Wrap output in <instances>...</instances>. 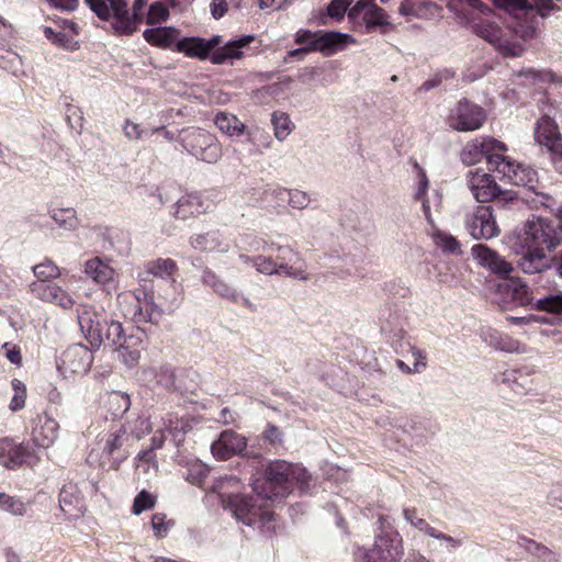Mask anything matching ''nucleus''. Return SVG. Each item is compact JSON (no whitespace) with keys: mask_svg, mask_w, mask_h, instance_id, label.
Segmentation results:
<instances>
[{"mask_svg":"<svg viewBox=\"0 0 562 562\" xmlns=\"http://www.w3.org/2000/svg\"><path fill=\"white\" fill-rule=\"evenodd\" d=\"M560 244L557 227L550 221L532 216L516 232L514 247L521 250L518 261L525 273H540L551 266V251Z\"/></svg>","mask_w":562,"mask_h":562,"instance_id":"1","label":"nucleus"},{"mask_svg":"<svg viewBox=\"0 0 562 562\" xmlns=\"http://www.w3.org/2000/svg\"><path fill=\"white\" fill-rule=\"evenodd\" d=\"M314 486L315 479L301 464L273 460L267 464L265 477L254 482L252 490L263 498L273 501L290 495L295 487L306 494Z\"/></svg>","mask_w":562,"mask_h":562,"instance_id":"2","label":"nucleus"},{"mask_svg":"<svg viewBox=\"0 0 562 562\" xmlns=\"http://www.w3.org/2000/svg\"><path fill=\"white\" fill-rule=\"evenodd\" d=\"M237 484H239V480L236 476L226 475L221 477L212 490L218 494L224 508L228 509L237 520L250 527L262 528L273 519L269 499L258 493H255V496H246L229 494L225 491L226 486Z\"/></svg>","mask_w":562,"mask_h":562,"instance_id":"3","label":"nucleus"},{"mask_svg":"<svg viewBox=\"0 0 562 562\" xmlns=\"http://www.w3.org/2000/svg\"><path fill=\"white\" fill-rule=\"evenodd\" d=\"M472 255L482 267L490 269L503 279L498 283L499 292H504L517 305H531L533 307L537 297L533 296L529 286L519 278H508V274L513 271L509 262L483 244L473 246Z\"/></svg>","mask_w":562,"mask_h":562,"instance_id":"4","label":"nucleus"},{"mask_svg":"<svg viewBox=\"0 0 562 562\" xmlns=\"http://www.w3.org/2000/svg\"><path fill=\"white\" fill-rule=\"evenodd\" d=\"M78 325L92 349L104 346H120L124 342L123 327L120 322L109 321L91 306H81L77 315Z\"/></svg>","mask_w":562,"mask_h":562,"instance_id":"5","label":"nucleus"},{"mask_svg":"<svg viewBox=\"0 0 562 562\" xmlns=\"http://www.w3.org/2000/svg\"><path fill=\"white\" fill-rule=\"evenodd\" d=\"M89 8L101 20L113 18L112 27L115 33L131 35L142 22V10L147 0H135L132 13L127 10L126 0H85Z\"/></svg>","mask_w":562,"mask_h":562,"instance_id":"6","label":"nucleus"},{"mask_svg":"<svg viewBox=\"0 0 562 562\" xmlns=\"http://www.w3.org/2000/svg\"><path fill=\"white\" fill-rule=\"evenodd\" d=\"M276 258L254 256L251 266L266 276H284L300 281L308 280L305 261L289 246H278Z\"/></svg>","mask_w":562,"mask_h":562,"instance_id":"7","label":"nucleus"},{"mask_svg":"<svg viewBox=\"0 0 562 562\" xmlns=\"http://www.w3.org/2000/svg\"><path fill=\"white\" fill-rule=\"evenodd\" d=\"M465 24L470 25L472 32L481 38L492 44L497 50L505 56H519L522 52L521 46L508 37L506 30L501 29L496 22L492 20V11L490 8L484 13H464Z\"/></svg>","mask_w":562,"mask_h":562,"instance_id":"8","label":"nucleus"},{"mask_svg":"<svg viewBox=\"0 0 562 562\" xmlns=\"http://www.w3.org/2000/svg\"><path fill=\"white\" fill-rule=\"evenodd\" d=\"M295 43L302 45L306 53L319 52L324 56H331L344 50L348 45L355 44V38L345 33L335 31L300 30L295 35Z\"/></svg>","mask_w":562,"mask_h":562,"instance_id":"9","label":"nucleus"},{"mask_svg":"<svg viewBox=\"0 0 562 562\" xmlns=\"http://www.w3.org/2000/svg\"><path fill=\"white\" fill-rule=\"evenodd\" d=\"M180 143L189 154L206 164L217 162L223 155L222 145L217 137L202 128L184 130Z\"/></svg>","mask_w":562,"mask_h":562,"instance_id":"10","label":"nucleus"},{"mask_svg":"<svg viewBox=\"0 0 562 562\" xmlns=\"http://www.w3.org/2000/svg\"><path fill=\"white\" fill-rule=\"evenodd\" d=\"M403 554L402 537L391 530L379 535L370 550L359 549L356 559L358 562H401Z\"/></svg>","mask_w":562,"mask_h":562,"instance_id":"11","label":"nucleus"},{"mask_svg":"<svg viewBox=\"0 0 562 562\" xmlns=\"http://www.w3.org/2000/svg\"><path fill=\"white\" fill-rule=\"evenodd\" d=\"M348 19L355 27H364L366 33L379 29L384 34L391 26L387 13L376 4L375 0H358L349 9Z\"/></svg>","mask_w":562,"mask_h":562,"instance_id":"12","label":"nucleus"},{"mask_svg":"<svg viewBox=\"0 0 562 562\" xmlns=\"http://www.w3.org/2000/svg\"><path fill=\"white\" fill-rule=\"evenodd\" d=\"M496 151L488 157V170L497 172L499 179L515 186L530 187L536 181L537 172L529 166L519 164Z\"/></svg>","mask_w":562,"mask_h":562,"instance_id":"13","label":"nucleus"},{"mask_svg":"<svg viewBox=\"0 0 562 562\" xmlns=\"http://www.w3.org/2000/svg\"><path fill=\"white\" fill-rule=\"evenodd\" d=\"M485 120L486 113L481 106L463 99L450 110L447 124L458 132H472L482 127Z\"/></svg>","mask_w":562,"mask_h":562,"instance_id":"14","label":"nucleus"},{"mask_svg":"<svg viewBox=\"0 0 562 562\" xmlns=\"http://www.w3.org/2000/svg\"><path fill=\"white\" fill-rule=\"evenodd\" d=\"M464 224L474 239H491L501 232L491 205H477L469 211Z\"/></svg>","mask_w":562,"mask_h":562,"instance_id":"15","label":"nucleus"},{"mask_svg":"<svg viewBox=\"0 0 562 562\" xmlns=\"http://www.w3.org/2000/svg\"><path fill=\"white\" fill-rule=\"evenodd\" d=\"M246 448V437L234 430H224L220 434L217 440L211 445V452L217 460H227L233 456H243L254 460L261 459L259 452L248 451Z\"/></svg>","mask_w":562,"mask_h":562,"instance_id":"16","label":"nucleus"},{"mask_svg":"<svg viewBox=\"0 0 562 562\" xmlns=\"http://www.w3.org/2000/svg\"><path fill=\"white\" fill-rule=\"evenodd\" d=\"M533 138L537 145L546 147L553 164L562 161V134L557 122L543 115L535 124Z\"/></svg>","mask_w":562,"mask_h":562,"instance_id":"17","label":"nucleus"},{"mask_svg":"<svg viewBox=\"0 0 562 562\" xmlns=\"http://www.w3.org/2000/svg\"><path fill=\"white\" fill-rule=\"evenodd\" d=\"M93 350L82 344H75L68 347L59 357L57 362L58 371L69 378L74 374L87 373L93 361Z\"/></svg>","mask_w":562,"mask_h":562,"instance_id":"18","label":"nucleus"},{"mask_svg":"<svg viewBox=\"0 0 562 562\" xmlns=\"http://www.w3.org/2000/svg\"><path fill=\"white\" fill-rule=\"evenodd\" d=\"M507 146L488 136L476 137L465 144L461 151V160L463 164L471 166L480 162L483 158H486L496 154V151H506Z\"/></svg>","mask_w":562,"mask_h":562,"instance_id":"19","label":"nucleus"},{"mask_svg":"<svg viewBox=\"0 0 562 562\" xmlns=\"http://www.w3.org/2000/svg\"><path fill=\"white\" fill-rule=\"evenodd\" d=\"M201 281L205 286L211 288L218 296L227 299L231 302L241 305L248 310H254V304L243 292L238 291L210 268H205L203 270Z\"/></svg>","mask_w":562,"mask_h":562,"instance_id":"20","label":"nucleus"},{"mask_svg":"<svg viewBox=\"0 0 562 562\" xmlns=\"http://www.w3.org/2000/svg\"><path fill=\"white\" fill-rule=\"evenodd\" d=\"M467 182L473 196L479 202H488L502 193L494 178L482 169L470 170L467 175Z\"/></svg>","mask_w":562,"mask_h":562,"instance_id":"21","label":"nucleus"},{"mask_svg":"<svg viewBox=\"0 0 562 562\" xmlns=\"http://www.w3.org/2000/svg\"><path fill=\"white\" fill-rule=\"evenodd\" d=\"M35 457L31 450L13 440L0 439V464L8 469H14L23 463L33 464Z\"/></svg>","mask_w":562,"mask_h":562,"instance_id":"22","label":"nucleus"},{"mask_svg":"<svg viewBox=\"0 0 562 562\" xmlns=\"http://www.w3.org/2000/svg\"><path fill=\"white\" fill-rule=\"evenodd\" d=\"M189 243L193 249L201 252L226 254L231 249L228 239L220 229L193 234Z\"/></svg>","mask_w":562,"mask_h":562,"instance_id":"23","label":"nucleus"},{"mask_svg":"<svg viewBox=\"0 0 562 562\" xmlns=\"http://www.w3.org/2000/svg\"><path fill=\"white\" fill-rule=\"evenodd\" d=\"M85 273L108 293L115 291L117 288L115 270L99 257L86 261Z\"/></svg>","mask_w":562,"mask_h":562,"instance_id":"24","label":"nucleus"},{"mask_svg":"<svg viewBox=\"0 0 562 562\" xmlns=\"http://www.w3.org/2000/svg\"><path fill=\"white\" fill-rule=\"evenodd\" d=\"M58 423L47 414L37 415L33 420L32 439L42 448L52 446L58 437Z\"/></svg>","mask_w":562,"mask_h":562,"instance_id":"25","label":"nucleus"},{"mask_svg":"<svg viewBox=\"0 0 562 562\" xmlns=\"http://www.w3.org/2000/svg\"><path fill=\"white\" fill-rule=\"evenodd\" d=\"M254 40L252 35H244L237 40L229 41L222 48L212 53L210 56L211 63L222 65L228 60L239 59L243 56L241 49L247 47Z\"/></svg>","mask_w":562,"mask_h":562,"instance_id":"26","label":"nucleus"},{"mask_svg":"<svg viewBox=\"0 0 562 562\" xmlns=\"http://www.w3.org/2000/svg\"><path fill=\"white\" fill-rule=\"evenodd\" d=\"M205 210L206 206L200 194L188 193L177 201L173 216L179 220H187L205 212Z\"/></svg>","mask_w":562,"mask_h":562,"instance_id":"27","label":"nucleus"},{"mask_svg":"<svg viewBox=\"0 0 562 562\" xmlns=\"http://www.w3.org/2000/svg\"><path fill=\"white\" fill-rule=\"evenodd\" d=\"M142 380L151 386L170 390L175 383V375L169 366L149 367L142 370Z\"/></svg>","mask_w":562,"mask_h":562,"instance_id":"28","label":"nucleus"},{"mask_svg":"<svg viewBox=\"0 0 562 562\" xmlns=\"http://www.w3.org/2000/svg\"><path fill=\"white\" fill-rule=\"evenodd\" d=\"M140 338L133 335L124 338V342L116 348L119 359L127 367L134 368L140 359Z\"/></svg>","mask_w":562,"mask_h":562,"instance_id":"29","label":"nucleus"},{"mask_svg":"<svg viewBox=\"0 0 562 562\" xmlns=\"http://www.w3.org/2000/svg\"><path fill=\"white\" fill-rule=\"evenodd\" d=\"M117 305L125 318L131 319L134 323H139V317L142 318L143 303L142 300L135 293H120L117 295Z\"/></svg>","mask_w":562,"mask_h":562,"instance_id":"30","label":"nucleus"},{"mask_svg":"<svg viewBox=\"0 0 562 562\" xmlns=\"http://www.w3.org/2000/svg\"><path fill=\"white\" fill-rule=\"evenodd\" d=\"M415 169L417 170L418 182L414 192V199L422 203L424 216L426 221L432 225L434 220L430 214V199L428 196L429 181L425 170L417 162L415 164Z\"/></svg>","mask_w":562,"mask_h":562,"instance_id":"31","label":"nucleus"},{"mask_svg":"<svg viewBox=\"0 0 562 562\" xmlns=\"http://www.w3.org/2000/svg\"><path fill=\"white\" fill-rule=\"evenodd\" d=\"M214 124L228 136H240L246 128L236 115L226 112H218L214 117Z\"/></svg>","mask_w":562,"mask_h":562,"instance_id":"32","label":"nucleus"},{"mask_svg":"<svg viewBox=\"0 0 562 562\" xmlns=\"http://www.w3.org/2000/svg\"><path fill=\"white\" fill-rule=\"evenodd\" d=\"M44 34L46 38L49 40L57 47L71 52L79 48V43L76 40L77 35L75 34L54 29L52 26H45Z\"/></svg>","mask_w":562,"mask_h":562,"instance_id":"33","label":"nucleus"},{"mask_svg":"<svg viewBox=\"0 0 562 562\" xmlns=\"http://www.w3.org/2000/svg\"><path fill=\"white\" fill-rule=\"evenodd\" d=\"M178 50L189 57L205 59L209 57L206 52V40L200 37H186L178 42Z\"/></svg>","mask_w":562,"mask_h":562,"instance_id":"34","label":"nucleus"},{"mask_svg":"<svg viewBox=\"0 0 562 562\" xmlns=\"http://www.w3.org/2000/svg\"><path fill=\"white\" fill-rule=\"evenodd\" d=\"M177 270L178 267L176 261L170 258H159L156 260L148 261L145 265L146 273L161 279L172 278Z\"/></svg>","mask_w":562,"mask_h":562,"instance_id":"35","label":"nucleus"},{"mask_svg":"<svg viewBox=\"0 0 562 562\" xmlns=\"http://www.w3.org/2000/svg\"><path fill=\"white\" fill-rule=\"evenodd\" d=\"M273 135L279 142H284L294 130V124L285 112L274 111L271 114Z\"/></svg>","mask_w":562,"mask_h":562,"instance_id":"36","label":"nucleus"},{"mask_svg":"<svg viewBox=\"0 0 562 562\" xmlns=\"http://www.w3.org/2000/svg\"><path fill=\"white\" fill-rule=\"evenodd\" d=\"M145 41L159 47H168L175 40V30L172 27H155L144 31Z\"/></svg>","mask_w":562,"mask_h":562,"instance_id":"37","label":"nucleus"},{"mask_svg":"<svg viewBox=\"0 0 562 562\" xmlns=\"http://www.w3.org/2000/svg\"><path fill=\"white\" fill-rule=\"evenodd\" d=\"M49 215L56 225L64 231L71 232L78 226L77 213L71 207L53 209Z\"/></svg>","mask_w":562,"mask_h":562,"instance_id":"38","label":"nucleus"},{"mask_svg":"<svg viewBox=\"0 0 562 562\" xmlns=\"http://www.w3.org/2000/svg\"><path fill=\"white\" fill-rule=\"evenodd\" d=\"M533 308L562 317V292L550 293L537 299L533 303Z\"/></svg>","mask_w":562,"mask_h":562,"instance_id":"39","label":"nucleus"},{"mask_svg":"<svg viewBox=\"0 0 562 562\" xmlns=\"http://www.w3.org/2000/svg\"><path fill=\"white\" fill-rule=\"evenodd\" d=\"M59 289L60 286L55 283L43 281H33L29 285V291L34 297L48 303L54 301L56 293H59Z\"/></svg>","mask_w":562,"mask_h":562,"instance_id":"40","label":"nucleus"},{"mask_svg":"<svg viewBox=\"0 0 562 562\" xmlns=\"http://www.w3.org/2000/svg\"><path fill=\"white\" fill-rule=\"evenodd\" d=\"M0 68L16 76L23 71L22 58L13 50L0 47Z\"/></svg>","mask_w":562,"mask_h":562,"instance_id":"41","label":"nucleus"},{"mask_svg":"<svg viewBox=\"0 0 562 562\" xmlns=\"http://www.w3.org/2000/svg\"><path fill=\"white\" fill-rule=\"evenodd\" d=\"M435 245L443 252L457 255L460 252L459 241L450 234L436 229L432 233Z\"/></svg>","mask_w":562,"mask_h":562,"instance_id":"42","label":"nucleus"},{"mask_svg":"<svg viewBox=\"0 0 562 562\" xmlns=\"http://www.w3.org/2000/svg\"><path fill=\"white\" fill-rule=\"evenodd\" d=\"M142 318L139 317V323H159L161 318V311L154 303L153 296L145 294L144 301H142Z\"/></svg>","mask_w":562,"mask_h":562,"instance_id":"43","label":"nucleus"},{"mask_svg":"<svg viewBox=\"0 0 562 562\" xmlns=\"http://www.w3.org/2000/svg\"><path fill=\"white\" fill-rule=\"evenodd\" d=\"M33 273L37 278L36 281L48 282L60 274L59 268L52 261L45 260L33 267Z\"/></svg>","mask_w":562,"mask_h":562,"instance_id":"44","label":"nucleus"},{"mask_svg":"<svg viewBox=\"0 0 562 562\" xmlns=\"http://www.w3.org/2000/svg\"><path fill=\"white\" fill-rule=\"evenodd\" d=\"M508 37L513 41L512 36L515 35L524 41L532 38L536 34V27L526 21H515L506 27Z\"/></svg>","mask_w":562,"mask_h":562,"instance_id":"45","label":"nucleus"},{"mask_svg":"<svg viewBox=\"0 0 562 562\" xmlns=\"http://www.w3.org/2000/svg\"><path fill=\"white\" fill-rule=\"evenodd\" d=\"M110 411L114 417L125 414L131 406L130 396L122 392H114L109 398Z\"/></svg>","mask_w":562,"mask_h":562,"instance_id":"46","label":"nucleus"},{"mask_svg":"<svg viewBox=\"0 0 562 562\" xmlns=\"http://www.w3.org/2000/svg\"><path fill=\"white\" fill-rule=\"evenodd\" d=\"M0 508L16 516L26 514V505L16 497L0 493Z\"/></svg>","mask_w":562,"mask_h":562,"instance_id":"47","label":"nucleus"},{"mask_svg":"<svg viewBox=\"0 0 562 562\" xmlns=\"http://www.w3.org/2000/svg\"><path fill=\"white\" fill-rule=\"evenodd\" d=\"M495 347L499 350L512 353H526L528 351V347L525 344H521L509 336L502 335L496 338Z\"/></svg>","mask_w":562,"mask_h":562,"instance_id":"48","label":"nucleus"},{"mask_svg":"<svg viewBox=\"0 0 562 562\" xmlns=\"http://www.w3.org/2000/svg\"><path fill=\"white\" fill-rule=\"evenodd\" d=\"M11 384H12L14 394L10 401L9 407L12 412H18V411L22 409L25 405L26 387L18 379H13Z\"/></svg>","mask_w":562,"mask_h":562,"instance_id":"49","label":"nucleus"},{"mask_svg":"<svg viewBox=\"0 0 562 562\" xmlns=\"http://www.w3.org/2000/svg\"><path fill=\"white\" fill-rule=\"evenodd\" d=\"M168 16L169 11L166 4L161 1H156L149 7L146 23L148 25H155L167 20Z\"/></svg>","mask_w":562,"mask_h":562,"instance_id":"50","label":"nucleus"},{"mask_svg":"<svg viewBox=\"0 0 562 562\" xmlns=\"http://www.w3.org/2000/svg\"><path fill=\"white\" fill-rule=\"evenodd\" d=\"M351 3L352 0H331L327 5L328 16L337 21L342 20L345 14H348Z\"/></svg>","mask_w":562,"mask_h":562,"instance_id":"51","label":"nucleus"},{"mask_svg":"<svg viewBox=\"0 0 562 562\" xmlns=\"http://www.w3.org/2000/svg\"><path fill=\"white\" fill-rule=\"evenodd\" d=\"M403 515L407 522H409L412 526L419 529L420 531L425 532L426 535L430 536V533L434 530V527H431L425 519L417 517L415 508H405L403 510Z\"/></svg>","mask_w":562,"mask_h":562,"instance_id":"52","label":"nucleus"},{"mask_svg":"<svg viewBox=\"0 0 562 562\" xmlns=\"http://www.w3.org/2000/svg\"><path fill=\"white\" fill-rule=\"evenodd\" d=\"M187 473V480L190 483L202 486L209 474V469L204 464L195 462L188 468Z\"/></svg>","mask_w":562,"mask_h":562,"instance_id":"53","label":"nucleus"},{"mask_svg":"<svg viewBox=\"0 0 562 562\" xmlns=\"http://www.w3.org/2000/svg\"><path fill=\"white\" fill-rule=\"evenodd\" d=\"M310 202L311 198L305 191L299 189H290L288 204L292 209L304 210L308 206Z\"/></svg>","mask_w":562,"mask_h":562,"instance_id":"54","label":"nucleus"},{"mask_svg":"<svg viewBox=\"0 0 562 562\" xmlns=\"http://www.w3.org/2000/svg\"><path fill=\"white\" fill-rule=\"evenodd\" d=\"M155 505V498L151 494L146 491H142L134 499L133 513L139 515L146 509H150Z\"/></svg>","mask_w":562,"mask_h":562,"instance_id":"55","label":"nucleus"},{"mask_svg":"<svg viewBox=\"0 0 562 562\" xmlns=\"http://www.w3.org/2000/svg\"><path fill=\"white\" fill-rule=\"evenodd\" d=\"M126 439L125 430L111 434L105 442L104 451H106L108 454L113 456L115 451L123 447Z\"/></svg>","mask_w":562,"mask_h":562,"instance_id":"56","label":"nucleus"},{"mask_svg":"<svg viewBox=\"0 0 562 562\" xmlns=\"http://www.w3.org/2000/svg\"><path fill=\"white\" fill-rule=\"evenodd\" d=\"M123 133L130 140H138L147 135V131L145 128L131 120L125 121L123 125Z\"/></svg>","mask_w":562,"mask_h":562,"instance_id":"57","label":"nucleus"},{"mask_svg":"<svg viewBox=\"0 0 562 562\" xmlns=\"http://www.w3.org/2000/svg\"><path fill=\"white\" fill-rule=\"evenodd\" d=\"M249 142L262 149H269L272 146V137L270 134L259 128L249 134Z\"/></svg>","mask_w":562,"mask_h":562,"instance_id":"58","label":"nucleus"},{"mask_svg":"<svg viewBox=\"0 0 562 562\" xmlns=\"http://www.w3.org/2000/svg\"><path fill=\"white\" fill-rule=\"evenodd\" d=\"M547 501L550 506L562 509V480L550 486Z\"/></svg>","mask_w":562,"mask_h":562,"instance_id":"59","label":"nucleus"},{"mask_svg":"<svg viewBox=\"0 0 562 562\" xmlns=\"http://www.w3.org/2000/svg\"><path fill=\"white\" fill-rule=\"evenodd\" d=\"M411 355L414 359L412 370L415 372H422L427 367V356L426 352L422 349H418L415 346H409Z\"/></svg>","mask_w":562,"mask_h":562,"instance_id":"60","label":"nucleus"},{"mask_svg":"<svg viewBox=\"0 0 562 562\" xmlns=\"http://www.w3.org/2000/svg\"><path fill=\"white\" fill-rule=\"evenodd\" d=\"M151 430V424L146 417H138L131 427V432L136 439L143 438Z\"/></svg>","mask_w":562,"mask_h":562,"instance_id":"61","label":"nucleus"},{"mask_svg":"<svg viewBox=\"0 0 562 562\" xmlns=\"http://www.w3.org/2000/svg\"><path fill=\"white\" fill-rule=\"evenodd\" d=\"M496 5L505 9L510 13H515L517 11H521L527 9L528 1L527 0H492Z\"/></svg>","mask_w":562,"mask_h":562,"instance_id":"62","label":"nucleus"},{"mask_svg":"<svg viewBox=\"0 0 562 562\" xmlns=\"http://www.w3.org/2000/svg\"><path fill=\"white\" fill-rule=\"evenodd\" d=\"M496 5L505 9L510 13H515L517 11H521L527 9L528 1L527 0H492Z\"/></svg>","mask_w":562,"mask_h":562,"instance_id":"63","label":"nucleus"},{"mask_svg":"<svg viewBox=\"0 0 562 562\" xmlns=\"http://www.w3.org/2000/svg\"><path fill=\"white\" fill-rule=\"evenodd\" d=\"M151 526H153L156 537H158V538L165 537L169 529L168 524L166 522V516L160 513L153 515Z\"/></svg>","mask_w":562,"mask_h":562,"instance_id":"64","label":"nucleus"}]
</instances>
